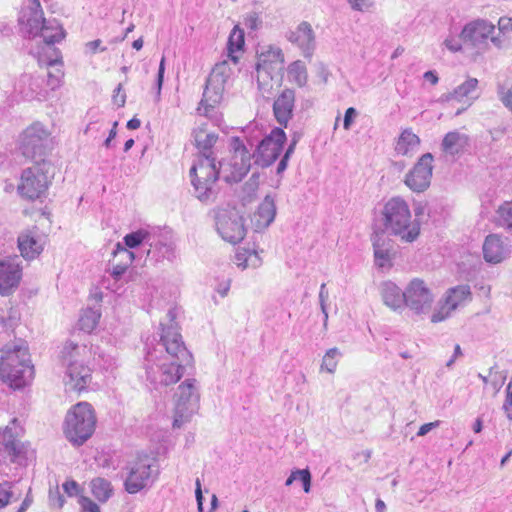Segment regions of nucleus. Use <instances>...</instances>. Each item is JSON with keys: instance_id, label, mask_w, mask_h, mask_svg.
I'll use <instances>...</instances> for the list:
<instances>
[{"instance_id": "f257e3e1", "label": "nucleus", "mask_w": 512, "mask_h": 512, "mask_svg": "<svg viewBox=\"0 0 512 512\" xmlns=\"http://www.w3.org/2000/svg\"><path fill=\"white\" fill-rule=\"evenodd\" d=\"M217 139L215 133H208L205 130L195 132V142L201 156L190 168L189 175L195 195L202 202L214 199V185L219 177L227 183L240 182L252 165L250 150L241 138L234 136L229 140V149L232 152L230 162H219L217 167L211 150Z\"/></svg>"}, {"instance_id": "f03ea898", "label": "nucleus", "mask_w": 512, "mask_h": 512, "mask_svg": "<svg viewBox=\"0 0 512 512\" xmlns=\"http://www.w3.org/2000/svg\"><path fill=\"white\" fill-rule=\"evenodd\" d=\"M175 317L174 309H169V324L160 323V341L146 354V378L156 386H168L178 382L184 374L185 367L191 365L193 361V356L179 333Z\"/></svg>"}, {"instance_id": "7ed1b4c3", "label": "nucleus", "mask_w": 512, "mask_h": 512, "mask_svg": "<svg viewBox=\"0 0 512 512\" xmlns=\"http://www.w3.org/2000/svg\"><path fill=\"white\" fill-rule=\"evenodd\" d=\"M34 378V366L24 344L6 345L1 349L0 379L15 389L29 385Z\"/></svg>"}, {"instance_id": "20e7f679", "label": "nucleus", "mask_w": 512, "mask_h": 512, "mask_svg": "<svg viewBox=\"0 0 512 512\" xmlns=\"http://www.w3.org/2000/svg\"><path fill=\"white\" fill-rule=\"evenodd\" d=\"M19 22L23 25V31L29 38L39 37L43 42L42 50H53L55 43L65 37V31L56 19H45L39 0H29L28 13L20 17Z\"/></svg>"}, {"instance_id": "39448f33", "label": "nucleus", "mask_w": 512, "mask_h": 512, "mask_svg": "<svg viewBox=\"0 0 512 512\" xmlns=\"http://www.w3.org/2000/svg\"><path fill=\"white\" fill-rule=\"evenodd\" d=\"M385 230L400 237L404 242L415 241L420 234V224L412 220V215L406 201L400 197L390 199L382 211Z\"/></svg>"}, {"instance_id": "423d86ee", "label": "nucleus", "mask_w": 512, "mask_h": 512, "mask_svg": "<svg viewBox=\"0 0 512 512\" xmlns=\"http://www.w3.org/2000/svg\"><path fill=\"white\" fill-rule=\"evenodd\" d=\"M95 426L96 416L92 405L80 402L68 411L64 433L73 445L81 446L92 436Z\"/></svg>"}, {"instance_id": "0eeeda50", "label": "nucleus", "mask_w": 512, "mask_h": 512, "mask_svg": "<svg viewBox=\"0 0 512 512\" xmlns=\"http://www.w3.org/2000/svg\"><path fill=\"white\" fill-rule=\"evenodd\" d=\"M33 166L24 169L21 173L18 193L28 200H36L43 197L55 174V168L51 161L33 162Z\"/></svg>"}, {"instance_id": "6e6552de", "label": "nucleus", "mask_w": 512, "mask_h": 512, "mask_svg": "<svg viewBox=\"0 0 512 512\" xmlns=\"http://www.w3.org/2000/svg\"><path fill=\"white\" fill-rule=\"evenodd\" d=\"M85 345L79 346L67 341L61 351V359L66 366L65 386L69 391L81 392L91 381V369L78 360L81 352H86Z\"/></svg>"}, {"instance_id": "1a4fd4ad", "label": "nucleus", "mask_w": 512, "mask_h": 512, "mask_svg": "<svg viewBox=\"0 0 512 512\" xmlns=\"http://www.w3.org/2000/svg\"><path fill=\"white\" fill-rule=\"evenodd\" d=\"M51 148L50 132L40 122L32 123L19 136V150L32 162L48 161Z\"/></svg>"}, {"instance_id": "9d476101", "label": "nucleus", "mask_w": 512, "mask_h": 512, "mask_svg": "<svg viewBox=\"0 0 512 512\" xmlns=\"http://www.w3.org/2000/svg\"><path fill=\"white\" fill-rule=\"evenodd\" d=\"M14 418L0 431V464L16 463L22 465L27 460L28 446L20 440L21 428Z\"/></svg>"}, {"instance_id": "9b49d317", "label": "nucleus", "mask_w": 512, "mask_h": 512, "mask_svg": "<svg viewBox=\"0 0 512 512\" xmlns=\"http://www.w3.org/2000/svg\"><path fill=\"white\" fill-rule=\"evenodd\" d=\"M195 379H187L180 384L174 394L175 414L173 427L180 428L199 409V393Z\"/></svg>"}, {"instance_id": "f8f14e48", "label": "nucleus", "mask_w": 512, "mask_h": 512, "mask_svg": "<svg viewBox=\"0 0 512 512\" xmlns=\"http://www.w3.org/2000/svg\"><path fill=\"white\" fill-rule=\"evenodd\" d=\"M215 224L219 235L229 243L237 244L246 235L244 218L236 209H218L215 214Z\"/></svg>"}, {"instance_id": "ddd939ff", "label": "nucleus", "mask_w": 512, "mask_h": 512, "mask_svg": "<svg viewBox=\"0 0 512 512\" xmlns=\"http://www.w3.org/2000/svg\"><path fill=\"white\" fill-rule=\"evenodd\" d=\"M286 140V133L282 128H273L258 144L256 151L250 152L251 159L255 158V163L262 167L270 166L280 156Z\"/></svg>"}, {"instance_id": "4468645a", "label": "nucleus", "mask_w": 512, "mask_h": 512, "mask_svg": "<svg viewBox=\"0 0 512 512\" xmlns=\"http://www.w3.org/2000/svg\"><path fill=\"white\" fill-rule=\"evenodd\" d=\"M495 25L486 19H475L466 23L459 37L463 44L476 49L484 51L488 48L489 37L494 34Z\"/></svg>"}, {"instance_id": "2eb2a0df", "label": "nucleus", "mask_w": 512, "mask_h": 512, "mask_svg": "<svg viewBox=\"0 0 512 512\" xmlns=\"http://www.w3.org/2000/svg\"><path fill=\"white\" fill-rule=\"evenodd\" d=\"M434 301V296L425 282L419 278L410 281L405 289V307L415 314L428 312Z\"/></svg>"}, {"instance_id": "dca6fc26", "label": "nucleus", "mask_w": 512, "mask_h": 512, "mask_svg": "<svg viewBox=\"0 0 512 512\" xmlns=\"http://www.w3.org/2000/svg\"><path fill=\"white\" fill-rule=\"evenodd\" d=\"M433 155L431 153L423 154L414 167L405 177V184L414 192H423L429 186L432 177Z\"/></svg>"}, {"instance_id": "f3484780", "label": "nucleus", "mask_w": 512, "mask_h": 512, "mask_svg": "<svg viewBox=\"0 0 512 512\" xmlns=\"http://www.w3.org/2000/svg\"><path fill=\"white\" fill-rule=\"evenodd\" d=\"M153 481L151 465L146 460H139L134 462L129 468L124 482L125 490L129 494H136L152 484Z\"/></svg>"}, {"instance_id": "a211bd4d", "label": "nucleus", "mask_w": 512, "mask_h": 512, "mask_svg": "<svg viewBox=\"0 0 512 512\" xmlns=\"http://www.w3.org/2000/svg\"><path fill=\"white\" fill-rule=\"evenodd\" d=\"M482 251L487 263L498 264L510 257L512 246L508 238L499 234H489L484 240Z\"/></svg>"}, {"instance_id": "6ab92c4d", "label": "nucleus", "mask_w": 512, "mask_h": 512, "mask_svg": "<svg viewBox=\"0 0 512 512\" xmlns=\"http://www.w3.org/2000/svg\"><path fill=\"white\" fill-rule=\"evenodd\" d=\"M287 40L296 45L305 58H311L316 48V37L311 24L302 21L295 30L286 34Z\"/></svg>"}, {"instance_id": "aec40b11", "label": "nucleus", "mask_w": 512, "mask_h": 512, "mask_svg": "<svg viewBox=\"0 0 512 512\" xmlns=\"http://www.w3.org/2000/svg\"><path fill=\"white\" fill-rule=\"evenodd\" d=\"M21 275V268L16 259L0 260V295H10L18 286Z\"/></svg>"}, {"instance_id": "412c9836", "label": "nucleus", "mask_w": 512, "mask_h": 512, "mask_svg": "<svg viewBox=\"0 0 512 512\" xmlns=\"http://www.w3.org/2000/svg\"><path fill=\"white\" fill-rule=\"evenodd\" d=\"M295 104V91L285 88L273 103V113L277 122L286 127L291 120Z\"/></svg>"}, {"instance_id": "4be33fe9", "label": "nucleus", "mask_w": 512, "mask_h": 512, "mask_svg": "<svg viewBox=\"0 0 512 512\" xmlns=\"http://www.w3.org/2000/svg\"><path fill=\"white\" fill-rule=\"evenodd\" d=\"M378 290L384 305L391 310L401 311L405 307V290L391 280L381 282Z\"/></svg>"}, {"instance_id": "5701e85b", "label": "nucleus", "mask_w": 512, "mask_h": 512, "mask_svg": "<svg viewBox=\"0 0 512 512\" xmlns=\"http://www.w3.org/2000/svg\"><path fill=\"white\" fill-rule=\"evenodd\" d=\"M276 216V204L271 195H266L259 204L257 211L251 217V223L255 231L259 232L271 225Z\"/></svg>"}, {"instance_id": "b1692460", "label": "nucleus", "mask_w": 512, "mask_h": 512, "mask_svg": "<svg viewBox=\"0 0 512 512\" xmlns=\"http://www.w3.org/2000/svg\"><path fill=\"white\" fill-rule=\"evenodd\" d=\"M224 89L225 86L223 84H220L219 82L217 83L207 78L206 86L198 110L200 111L203 107L204 115L207 116L210 111L213 110L222 101Z\"/></svg>"}, {"instance_id": "393cba45", "label": "nucleus", "mask_w": 512, "mask_h": 512, "mask_svg": "<svg viewBox=\"0 0 512 512\" xmlns=\"http://www.w3.org/2000/svg\"><path fill=\"white\" fill-rule=\"evenodd\" d=\"M375 265L381 269H389L392 266L394 251L389 242H386L384 232L376 234L373 239Z\"/></svg>"}, {"instance_id": "a878e982", "label": "nucleus", "mask_w": 512, "mask_h": 512, "mask_svg": "<svg viewBox=\"0 0 512 512\" xmlns=\"http://www.w3.org/2000/svg\"><path fill=\"white\" fill-rule=\"evenodd\" d=\"M478 80L476 78L469 77L465 82L457 86L453 91L444 93L438 99L439 102H449L455 100L462 102L464 99L472 100L477 98L474 93L478 87Z\"/></svg>"}, {"instance_id": "bb28decb", "label": "nucleus", "mask_w": 512, "mask_h": 512, "mask_svg": "<svg viewBox=\"0 0 512 512\" xmlns=\"http://www.w3.org/2000/svg\"><path fill=\"white\" fill-rule=\"evenodd\" d=\"M146 258L154 262L164 259L172 262L176 258L174 244L171 241L162 240L154 236L152 245L149 246L146 252Z\"/></svg>"}, {"instance_id": "cd10ccee", "label": "nucleus", "mask_w": 512, "mask_h": 512, "mask_svg": "<svg viewBox=\"0 0 512 512\" xmlns=\"http://www.w3.org/2000/svg\"><path fill=\"white\" fill-rule=\"evenodd\" d=\"M284 63V54L281 48L276 46H267L262 49L257 62V71L273 69V64L282 65Z\"/></svg>"}, {"instance_id": "c85d7f7f", "label": "nucleus", "mask_w": 512, "mask_h": 512, "mask_svg": "<svg viewBox=\"0 0 512 512\" xmlns=\"http://www.w3.org/2000/svg\"><path fill=\"white\" fill-rule=\"evenodd\" d=\"M468 145V137L458 131L448 132L441 143L443 152L449 155H457Z\"/></svg>"}, {"instance_id": "c756f323", "label": "nucleus", "mask_w": 512, "mask_h": 512, "mask_svg": "<svg viewBox=\"0 0 512 512\" xmlns=\"http://www.w3.org/2000/svg\"><path fill=\"white\" fill-rule=\"evenodd\" d=\"M18 247L21 255L27 259H34L43 250V246L39 239L32 234H22L18 237Z\"/></svg>"}, {"instance_id": "7c9ffc66", "label": "nucleus", "mask_w": 512, "mask_h": 512, "mask_svg": "<svg viewBox=\"0 0 512 512\" xmlns=\"http://www.w3.org/2000/svg\"><path fill=\"white\" fill-rule=\"evenodd\" d=\"M420 144L419 137L411 129H405L398 138L395 150L403 156L409 155Z\"/></svg>"}, {"instance_id": "2f4dec72", "label": "nucleus", "mask_w": 512, "mask_h": 512, "mask_svg": "<svg viewBox=\"0 0 512 512\" xmlns=\"http://www.w3.org/2000/svg\"><path fill=\"white\" fill-rule=\"evenodd\" d=\"M470 298V286L467 284H462L448 289L444 301L450 306V309L455 310L462 302Z\"/></svg>"}, {"instance_id": "473e14b6", "label": "nucleus", "mask_w": 512, "mask_h": 512, "mask_svg": "<svg viewBox=\"0 0 512 512\" xmlns=\"http://www.w3.org/2000/svg\"><path fill=\"white\" fill-rule=\"evenodd\" d=\"M154 235L146 229H138L137 231L128 233L124 236L123 241L125 247L128 249H135L141 245H152Z\"/></svg>"}, {"instance_id": "72a5a7b5", "label": "nucleus", "mask_w": 512, "mask_h": 512, "mask_svg": "<svg viewBox=\"0 0 512 512\" xmlns=\"http://www.w3.org/2000/svg\"><path fill=\"white\" fill-rule=\"evenodd\" d=\"M288 79L299 87H304L308 81L306 65L301 60L289 64L287 68Z\"/></svg>"}, {"instance_id": "f704fd0d", "label": "nucleus", "mask_w": 512, "mask_h": 512, "mask_svg": "<svg viewBox=\"0 0 512 512\" xmlns=\"http://www.w3.org/2000/svg\"><path fill=\"white\" fill-rule=\"evenodd\" d=\"M114 256H122L124 262L120 264L113 265L111 269V276L118 280L125 273L128 268V265L132 263L134 260V253L122 247L120 243L117 244V248L114 251Z\"/></svg>"}, {"instance_id": "c9c22d12", "label": "nucleus", "mask_w": 512, "mask_h": 512, "mask_svg": "<svg viewBox=\"0 0 512 512\" xmlns=\"http://www.w3.org/2000/svg\"><path fill=\"white\" fill-rule=\"evenodd\" d=\"M91 492L99 502H106L113 493L111 483L101 477L95 478L90 483Z\"/></svg>"}, {"instance_id": "e433bc0d", "label": "nucleus", "mask_w": 512, "mask_h": 512, "mask_svg": "<svg viewBox=\"0 0 512 512\" xmlns=\"http://www.w3.org/2000/svg\"><path fill=\"white\" fill-rule=\"evenodd\" d=\"M101 313L92 308L84 309L78 319V327L80 330L91 333L97 326Z\"/></svg>"}, {"instance_id": "4c0bfd02", "label": "nucleus", "mask_w": 512, "mask_h": 512, "mask_svg": "<svg viewBox=\"0 0 512 512\" xmlns=\"http://www.w3.org/2000/svg\"><path fill=\"white\" fill-rule=\"evenodd\" d=\"M20 314L17 309L9 304L0 306V327L7 331L17 326Z\"/></svg>"}, {"instance_id": "58836bf2", "label": "nucleus", "mask_w": 512, "mask_h": 512, "mask_svg": "<svg viewBox=\"0 0 512 512\" xmlns=\"http://www.w3.org/2000/svg\"><path fill=\"white\" fill-rule=\"evenodd\" d=\"M244 46V32L237 26L233 28L228 39V57L234 62H238L235 52L242 50Z\"/></svg>"}, {"instance_id": "ea45409f", "label": "nucleus", "mask_w": 512, "mask_h": 512, "mask_svg": "<svg viewBox=\"0 0 512 512\" xmlns=\"http://www.w3.org/2000/svg\"><path fill=\"white\" fill-rule=\"evenodd\" d=\"M496 223L512 231V202H504L496 211Z\"/></svg>"}, {"instance_id": "a19ab883", "label": "nucleus", "mask_w": 512, "mask_h": 512, "mask_svg": "<svg viewBox=\"0 0 512 512\" xmlns=\"http://www.w3.org/2000/svg\"><path fill=\"white\" fill-rule=\"evenodd\" d=\"M295 480H300L305 493L311 490L312 476L309 469H297L291 472L290 476L286 479L285 485L290 486Z\"/></svg>"}, {"instance_id": "79ce46f5", "label": "nucleus", "mask_w": 512, "mask_h": 512, "mask_svg": "<svg viewBox=\"0 0 512 512\" xmlns=\"http://www.w3.org/2000/svg\"><path fill=\"white\" fill-rule=\"evenodd\" d=\"M230 68L227 61H222L217 63L212 69L208 79L212 81L219 82L225 86L228 78L230 77Z\"/></svg>"}, {"instance_id": "37998d69", "label": "nucleus", "mask_w": 512, "mask_h": 512, "mask_svg": "<svg viewBox=\"0 0 512 512\" xmlns=\"http://www.w3.org/2000/svg\"><path fill=\"white\" fill-rule=\"evenodd\" d=\"M340 356L341 353L337 348L329 349L323 357L321 370L333 373L336 369L337 361Z\"/></svg>"}, {"instance_id": "c03bdc74", "label": "nucleus", "mask_w": 512, "mask_h": 512, "mask_svg": "<svg viewBox=\"0 0 512 512\" xmlns=\"http://www.w3.org/2000/svg\"><path fill=\"white\" fill-rule=\"evenodd\" d=\"M454 309H450V306L444 301V303L431 315V322L438 323L446 320Z\"/></svg>"}, {"instance_id": "a18cd8bd", "label": "nucleus", "mask_w": 512, "mask_h": 512, "mask_svg": "<svg viewBox=\"0 0 512 512\" xmlns=\"http://www.w3.org/2000/svg\"><path fill=\"white\" fill-rule=\"evenodd\" d=\"M13 493L9 482L0 483V509L6 507L10 503Z\"/></svg>"}, {"instance_id": "49530a36", "label": "nucleus", "mask_w": 512, "mask_h": 512, "mask_svg": "<svg viewBox=\"0 0 512 512\" xmlns=\"http://www.w3.org/2000/svg\"><path fill=\"white\" fill-rule=\"evenodd\" d=\"M498 97L503 105L512 112V91L505 89L504 86H498Z\"/></svg>"}, {"instance_id": "de8ad7c7", "label": "nucleus", "mask_w": 512, "mask_h": 512, "mask_svg": "<svg viewBox=\"0 0 512 512\" xmlns=\"http://www.w3.org/2000/svg\"><path fill=\"white\" fill-rule=\"evenodd\" d=\"M354 11H367L373 7L374 2L372 0H346Z\"/></svg>"}, {"instance_id": "09e8293b", "label": "nucleus", "mask_w": 512, "mask_h": 512, "mask_svg": "<svg viewBox=\"0 0 512 512\" xmlns=\"http://www.w3.org/2000/svg\"><path fill=\"white\" fill-rule=\"evenodd\" d=\"M79 504L81 506L82 512H100V507L98 504L86 496H81L79 498Z\"/></svg>"}, {"instance_id": "8fccbe9b", "label": "nucleus", "mask_w": 512, "mask_h": 512, "mask_svg": "<svg viewBox=\"0 0 512 512\" xmlns=\"http://www.w3.org/2000/svg\"><path fill=\"white\" fill-rule=\"evenodd\" d=\"M328 297H329V293H328V290L326 288V284L323 283L320 286L319 302H320L321 311L324 314L325 321L328 318L327 305H326V301H327Z\"/></svg>"}, {"instance_id": "3c124183", "label": "nucleus", "mask_w": 512, "mask_h": 512, "mask_svg": "<svg viewBox=\"0 0 512 512\" xmlns=\"http://www.w3.org/2000/svg\"><path fill=\"white\" fill-rule=\"evenodd\" d=\"M252 254L248 251L238 252L235 255V263L241 269L249 267V260H251Z\"/></svg>"}, {"instance_id": "603ef678", "label": "nucleus", "mask_w": 512, "mask_h": 512, "mask_svg": "<svg viewBox=\"0 0 512 512\" xmlns=\"http://www.w3.org/2000/svg\"><path fill=\"white\" fill-rule=\"evenodd\" d=\"M445 47L452 53L461 52L463 49L462 40L454 37H448L444 40Z\"/></svg>"}, {"instance_id": "864d4df0", "label": "nucleus", "mask_w": 512, "mask_h": 512, "mask_svg": "<svg viewBox=\"0 0 512 512\" xmlns=\"http://www.w3.org/2000/svg\"><path fill=\"white\" fill-rule=\"evenodd\" d=\"M261 23L262 21L260 20L258 14L255 12L248 14L244 20V24L246 25V27L251 30L258 29Z\"/></svg>"}, {"instance_id": "5fc2aeb1", "label": "nucleus", "mask_w": 512, "mask_h": 512, "mask_svg": "<svg viewBox=\"0 0 512 512\" xmlns=\"http://www.w3.org/2000/svg\"><path fill=\"white\" fill-rule=\"evenodd\" d=\"M164 72H165V58L162 57L160 64H159V69H158L157 79H156V84H155L156 90H157V96H160V94H161V89H162V85H163V81H164Z\"/></svg>"}, {"instance_id": "6e6d98bb", "label": "nucleus", "mask_w": 512, "mask_h": 512, "mask_svg": "<svg viewBox=\"0 0 512 512\" xmlns=\"http://www.w3.org/2000/svg\"><path fill=\"white\" fill-rule=\"evenodd\" d=\"M357 110L354 107H349L344 114L343 127L345 130H349L354 119L357 116Z\"/></svg>"}, {"instance_id": "4d7b16f0", "label": "nucleus", "mask_w": 512, "mask_h": 512, "mask_svg": "<svg viewBox=\"0 0 512 512\" xmlns=\"http://www.w3.org/2000/svg\"><path fill=\"white\" fill-rule=\"evenodd\" d=\"M62 487L65 493L70 497L76 496L80 491L79 484L74 480L66 481L63 483Z\"/></svg>"}, {"instance_id": "13d9d810", "label": "nucleus", "mask_w": 512, "mask_h": 512, "mask_svg": "<svg viewBox=\"0 0 512 512\" xmlns=\"http://www.w3.org/2000/svg\"><path fill=\"white\" fill-rule=\"evenodd\" d=\"M498 29L503 33L512 31V18L507 16L500 17L498 20Z\"/></svg>"}, {"instance_id": "bf43d9fd", "label": "nucleus", "mask_w": 512, "mask_h": 512, "mask_svg": "<svg viewBox=\"0 0 512 512\" xmlns=\"http://www.w3.org/2000/svg\"><path fill=\"white\" fill-rule=\"evenodd\" d=\"M511 407H512V376H511V379L506 388V400L503 405V408L506 411V413L508 414V412H512Z\"/></svg>"}, {"instance_id": "052dcab7", "label": "nucleus", "mask_w": 512, "mask_h": 512, "mask_svg": "<svg viewBox=\"0 0 512 512\" xmlns=\"http://www.w3.org/2000/svg\"><path fill=\"white\" fill-rule=\"evenodd\" d=\"M122 90V84H119L116 89L114 90L115 94L113 95V101L118 107H123L126 102V95L121 94L120 92Z\"/></svg>"}, {"instance_id": "680f3d73", "label": "nucleus", "mask_w": 512, "mask_h": 512, "mask_svg": "<svg viewBox=\"0 0 512 512\" xmlns=\"http://www.w3.org/2000/svg\"><path fill=\"white\" fill-rule=\"evenodd\" d=\"M195 497H196V501H197L198 510H199V512H202L204 497L202 494L201 482H200L199 478L196 479Z\"/></svg>"}, {"instance_id": "e2e57ef3", "label": "nucleus", "mask_w": 512, "mask_h": 512, "mask_svg": "<svg viewBox=\"0 0 512 512\" xmlns=\"http://www.w3.org/2000/svg\"><path fill=\"white\" fill-rule=\"evenodd\" d=\"M440 424V421H435V422H430V423H425L423 424L418 432H417V436H425L427 433H429L432 429L438 427Z\"/></svg>"}, {"instance_id": "0e129e2a", "label": "nucleus", "mask_w": 512, "mask_h": 512, "mask_svg": "<svg viewBox=\"0 0 512 512\" xmlns=\"http://www.w3.org/2000/svg\"><path fill=\"white\" fill-rule=\"evenodd\" d=\"M258 178L259 175L254 173L252 174L251 178L248 182L245 183V190H247L249 193L255 192L258 188Z\"/></svg>"}, {"instance_id": "69168bd1", "label": "nucleus", "mask_w": 512, "mask_h": 512, "mask_svg": "<svg viewBox=\"0 0 512 512\" xmlns=\"http://www.w3.org/2000/svg\"><path fill=\"white\" fill-rule=\"evenodd\" d=\"M117 126H118V122L115 121L113 123V125H112V128H111V130L109 132L108 137L106 138V140L103 143V145L106 148H110L112 140L116 137V135H117Z\"/></svg>"}, {"instance_id": "338daca9", "label": "nucleus", "mask_w": 512, "mask_h": 512, "mask_svg": "<svg viewBox=\"0 0 512 512\" xmlns=\"http://www.w3.org/2000/svg\"><path fill=\"white\" fill-rule=\"evenodd\" d=\"M426 81H429L432 85H436L439 81V78L435 71H427L423 75Z\"/></svg>"}, {"instance_id": "774afa93", "label": "nucleus", "mask_w": 512, "mask_h": 512, "mask_svg": "<svg viewBox=\"0 0 512 512\" xmlns=\"http://www.w3.org/2000/svg\"><path fill=\"white\" fill-rule=\"evenodd\" d=\"M32 502L33 499L30 496V493H28L17 511L26 512V510L31 506Z\"/></svg>"}]
</instances>
